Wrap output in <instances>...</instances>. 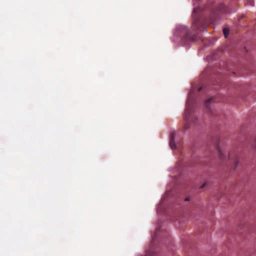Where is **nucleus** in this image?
<instances>
[{"label":"nucleus","mask_w":256,"mask_h":256,"mask_svg":"<svg viewBox=\"0 0 256 256\" xmlns=\"http://www.w3.org/2000/svg\"><path fill=\"white\" fill-rule=\"evenodd\" d=\"M247 2H248V4L249 6H254L253 0H248Z\"/></svg>","instance_id":"6e6552de"},{"label":"nucleus","mask_w":256,"mask_h":256,"mask_svg":"<svg viewBox=\"0 0 256 256\" xmlns=\"http://www.w3.org/2000/svg\"><path fill=\"white\" fill-rule=\"evenodd\" d=\"M202 90V88H198V91L200 92Z\"/></svg>","instance_id":"f8f14e48"},{"label":"nucleus","mask_w":256,"mask_h":256,"mask_svg":"<svg viewBox=\"0 0 256 256\" xmlns=\"http://www.w3.org/2000/svg\"><path fill=\"white\" fill-rule=\"evenodd\" d=\"M208 184V182H204V183L203 184H202V185L200 186V188H204L206 187Z\"/></svg>","instance_id":"1a4fd4ad"},{"label":"nucleus","mask_w":256,"mask_h":256,"mask_svg":"<svg viewBox=\"0 0 256 256\" xmlns=\"http://www.w3.org/2000/svg\"><path fill=\"white\" fill-rule=\"evenodd\" d=\"M197 10H197V8H194V13H196V12H197Z\"/></svg>","instance_id":"9b49d317"},{"label":"nucleus","mask_w":256,"mask_h":256,"mask_svg":"<svg viewBox=\"0 0 256 256\" xmlns=\"http://www.w3.org/2000/svg\"><path fill=\"white\" fill-rule=\"evenodd\" d=\"M225 13L227 12L226 7L224 4H220L218 8L214 10L208 20L204 22L202 20L199 18H195L192 26V30H190L186 26H180L178 30L180 32L182 42L184 44H186L190 42H194L200 38V36L194 33L196 30H202L206 28L210 24L215 22L216 18L218 16V12Z\"/></svg>","instance_id":"f257e3e1"},{"label":"nucleus","mask_w":256,"mask_h":256,"mask_svg":"<svg viewBox=\"0 0 256 256\" xmlns=\"http://www.w3.org/2000/svg\"><path fill=\"white\" fill-rule=\"evenodd\" d=\"M185 200L186 201H189L190 199H189V198H185Z\"/></svg>","instance_id":"ddd939ff"},{"label":"nucleus","mask_w":256,"mask_h":256,"mask_svg":"<svg viewBox=\"0 0 256 256\" xmlns=\"http://www.w3.org/2000/svg\"><path fill=\"white\" fill-rule=\"evenodd\" d=\"M194 100L190 97L186 104L184 119L188 122L196 123L198 118L193 114Z\"/></svg>","instance_id":"f03ea898"},{"label":"nucleus","mask_w":256,"mask_h":256,"mask_svg":"<svg viewBox=\"0 0 256 256\" xmlns=\"http://www.w3.org/2000/svg\"><path fill=\"white\" fill-rule=\"evenodd\" d=\"M215 148L218 154L219 159L222 162L226 160L227 157L224 154L223 152L222 151L219 146H216Z\"/></svg>","instance_id":"7ed1b4c3"},{"label":"nucleus","mask_w":256,"mask_h":256,"mask_svg":"<svg viewBox=\"0 0 256 256\" xmlns=\"http://www.w3.org/2000/svg\"><path fill=\"white\" fill-rule=\"evenodd\" d=\"M225 38H227L228 34V30L226 28L223 30Z\"/></svg>","instance_id":"0eeeda50"},{"label":"nucleus","mask_w":256,"mask_h":256,"mask_svg":"<svg viewBox=\"0 0 256 256\" xmlns=\"http://www.w3.org/2000/svg\"><path fill=\"white\" fill-rule=\"evenodd\" d=\"M150 253V251H147L146 256H152V254Z\"/></svg>","instance_id":"9d476101"},{"label":"nucleus","mask_w":256,"mask_h":256,"mask_svg":"<svg viewBox=\"0 0 256 256\" xmlns=\"http://www.w3.org/2000/svg\"><path fill=\"white\" fill-rule=\"evenodd\" d=\"M174 137H175V134L173 132L171 134V139L170 142V146L172 150H174L176 148V145L175 144L174 140Z\"/></svg>","instance_id":"39448f33"},{"label":"nucleus","mask_w":256,"mask_h":256,"mask_svg":"<svg viewBox=\"0 0 256 256\" xmlns=\"http://www.w3.org/2000/svg\"><path fill=\"white\" fill-rule=\"evenodd\" d=\"M212 100V98H209L206 100L204 103V106L206 108L210 110V104Z\"/></svg>","instance_id":"423d86ee"},{"label":"nucleus","mask_w":256,"mask_h":256,"mask_svg":"<svg viewBox=\"0 0 256 256\" xmlns=\"http://www.w3.org/2000/svg\"><path fill=\"white\" fill-rule=\"evenodd\" d=\"M228 160H231L233 162V166L232 168L234 169H235L238 164V159L237 156H234L233 158H232V155L231 154H229L228 156Z\"/></svg>","instance_id":"20e7f679"}]
</instances>
